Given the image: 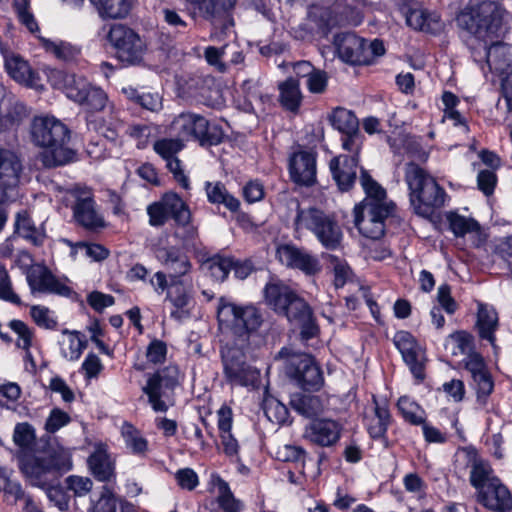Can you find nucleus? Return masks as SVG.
Returning <instances> with one entry per match:
<instances>
[{
	"label": "nucleus",
	"instance_id": "f257e3e1",
	"mask_svg": "<svg viewBox=\"0 0 512 512\" xmlns=\"http://www.w3.org/2000/svg\"><path fill=\"white\" fill-rule=\"evenodd\" d=\"M360 183L366 197L354 207V224L361 235L378 240L385 233V221L394 205L387 202L386 191L365 170L361 171Z\"/></svg>",
	"mask_w": 512,
	"mask_h": 512
},
{
	"label": "nucleus",
	"instance_id": "f03ea898",
	"mask_svg": "<svg viewBox=\"0 0 512 512\" xmlns=\"http://www.w3.org/2000/svg\"><path fill=\"white\" fill-rule=\"evenodd\" d=\"M32 142L44 148L40 160L45 167H56L70 161L73 156L67 147L70 140L68 127L54 116H36L30 125Z\"/></svg>",
	"mask_w": 512,
	"mask_h": 512
},
{
	"label": "nucleus",
	"instance_id": "7ed1b4c3",
	"mask_svg": "<svg viewBox=\"0 0 512 512\" xmlns=\"http://www.w3.org/2000/svg\"><path fill=\"white\" fill-rule=\"evenodd\" d=\"M503 16L504 10L496 2L482 1L465 7L456 20L458 26L470 35L467 45H481L499 38Z\"/></svg>",
	"mask_w": 512,
	"mask_h": 512
},
{
	"label": "nucleus",
	"instance_id": "20e7f679",
	"mask_svg": "<svg viewBox=\"0 0 512 512\" xmlns=\"http://www.w3.org/2000/svg\"><path fill=\"white\" fill-rule=\"evenodd\" d=\"M217 320L221 330L229 331L235 337L231 349L243 350L250 334L263 323V316L252 304L238 305L226 297H221L218 300Z\"/></svg>",
	"mask_w": 512,
	"mask_h": 512
},
{
	"label": "nucleus",
	"instance_id": "39448f33",
	"mask_svg": "<svg viewBox=\"0 0 512 512\" xmlns=\"http://www.w3.org/2000/svg\"><path fill=\"white\" fill-rule=\"evenodd\" d=\"M405 182L409 188L410 203L421 217L432 216L444 205L446 193L436 180L423 168L413 162L405 166Z\"/></svg>",
	"mask_w": 512,
	"mask_h": 512
},
{
	"label": "nucleus",
	"instance_id": "423d86ee",
	"mask_svg": "<svg viewBox=\"0 0 512 512\" xmlns=\"http://www.w3.org/2000/svg\"><path fill=\"white\" fill-rule=\"evenodd\" d=\"M19 468L32 486L45 488L55 483L72 469V460L66 453L36 456L32 453L17 452Z\"/></svg>",
	"mask_w": 512,
	"mask_h": 512
},
{
	"label": "nucleus",
	"instance_id": "0eeeda50",
	"mask_svg": "<svg viewBox=\"0 0 512 512\" xmlns=\"http://www.w3.org/2000/svg\"><path fill=\"white\" fill-rule=\"evenodd\" d=\"M294 225L297 233L304 230L312 232L326 249L335 250L341 245L343 233L339 224L334 217L318 208H298Z\"/></svg>",
	"mask_w": 512,
	"mask_h": 512
},
{
	"label": "nucleus",
	"instance_id": "6e6552de",
	"mask_svg": "<svg viewBox=\"0 0 512 512\" xmlns=\"http://www.w3.org/2000/svg\"><path fill=\"white\" fill-rule=\"evenodd\" d=\"M170 129L180 139L198 140L201 145H217L222 141L223 131L217 125H210L203 116L181 113L171 123Z\"/></svg>",
	"mask_w": 512,
	"mask_h": 512
},
{
	"label": "nucleus",
	"instance_id": "1a4fd4ad",
	"mask_svg": "<svg viewBox=\"0 0 512 512\" xmlns=\"http://www.w3.org/2000/svg\"><path fill=\"white\" fill-rule=\"evenodd\" d=\"M107 40L122 63L140 65L143 62L147 46L132 28L120 23L113 24L108 31Z\"/></svg>",
	"mask_w": 512,
	"mask_h": 512
},
{
	"label": "nucleus",
	"instance_id": "9d476101",
	"mask_svg": "<svg viewBox=\"0 0 512 512\" xmlns=\"http://www.w3.org/2000/svg\"><path fill=\"white\" fill-rule=\"evenodd\" d=\"M149 224L153 227L163 226L170 218L176 224L191 222V212L188 205L176 193H166L159 201L147 207Z\"/></svg>",
	"mask_w": 512,
	"mask_h": 512
},
{
	"label": "nucleus",
	"instance_id": "9b49d317",
	"mask_svg": "<svg viewBox=\"0 0 512 512\" xmlns=\"http://www.w3.org/2000/svg\"><path fill=\"white\" fill-rule=\"evenodd\" d=\"M286 356V373L295 379L303 389L318 390L323 382L320 367L311 354H278L277 358Z\"/></svg>",
	"mask_w": 512,
	"mask_h": 512
},
{
	"label": "nucleus",
	"instance_id": "f8f14e48",
	"mask_svg": "<svg viewBox=\"0 0 512 512\" xmlns=\"http://www.w3.org/2000/svg\"><path fill=\"white\" fill-rule=\"evenodd\" d=\"M472 57L477 63H486L490 70L501 74L512 71V47L494 39L481 45L469 44Z\"/></svg>",
	"mask_w": 512,
	"mask_h": 512
},
{
	"label": "nucleus",
	"instance_id": "ddd939ff",
	"mask_svg": "<svg viewBox=\"0 0 512 512\" xmlns=\"http://www.w3.org/2000/svg\"><path fill=\"white\" fill-rule=\"evenodd\" d=\"M222 363L225 378L231 385L258 386L260 370L247 361L246 354H222Z\"/></svg>",
	"mask_w": 512,
	"mask_h": 512
},
{
	"label": "nucleus",
	"instance_id": "4468645a",
	"mask_svg": "<svg viewBox=\"0 0 512 512\" xmlns=\"http://www.w3.org/2000/svg\"><path fill=\"white\" fill-rule=\"evenodd\" d=\"M70 193L75 199L73 212L76 221L89 230L103 228L105 222L95 209L91 190L86 187L75 186L70 190Z\"/></svg>",
	"mask_w": 512,
	"mask_h": 512
},
{
	"label": "nucleus",
	"instance_id": "2eb2a0df",
	"mask_svg": "<svg viewBox=\"0 0 512 512\" xmlns=\"http://www.w3.org/2000/svg\"><path fill=\"white\" fill-rule=\"evenodd\" d=\"M279 262L292 269H298L306 275H315L321 270L318 258L304 248L293 244H281L276 249Z\"/></svg>",
	"mask_w": 512,
	"mask_h": 512
},
{
	"label": "nucleus",
	"instance_id": "dca6fc26",
	"mask_svg": "<svg viewBox=\"0 0 512 512\" xmlns=\"http://www.w3.org/2000/svg\"><path fill=\"white\" fill-rule=\"evenodd\" d=\"M26 280L34 293L57 294L69 297L72 289L59 281L45 266L34 264L26 272Z\"/></svg>",
	"mask_w": 512,
	"mask_h": 512
},
{
	"label": "nucleus",
	"instance_id": "f3484780",
	"mask_svg": "<svg viewBox=\"0 0 512 512\" xmlns=\"http://www.w3.org/2000/svg\"><path fill=\"white\" fill-rule=\"evenodd\" d=\"M156 259L167 270L170 282L178 283L187 279L192 270L188 256L175 246L159 247L155 251Z\"/></svg>",
	"mask_w": 512,
	"mask_h": 512
},
{
	"label": "nucleus",
	"instance_id": "a211bd4d",
	"mask_svg": "<svg viewBox=\"0 0 512 512\" xmlns=\"http://www.w3.org/2000/svg\"><path fill=\"white\" fill-rule=\"evenodd\" d=\"M342 425L333 419L312 420L304 429V438L320 447H332L341 438Z\"/></svg>",
	"mask_w": 512,
	"mask_h": 512
},
{
	"label": "nucleus",
	"instance_id": "6ab92c4d",
	"mask_svg": "<svg viewBox=\"0 0 512 512\" xmlns=\"http://www.w3.org/2000/svg\"><path fill=\"white\" fill-rule=\"evenodd\" d=\"M280 314L286 316L290 322H295L301 327L300 335L302 340H308L317 335L318 327L315 324L311 308L296 293Z\"/></svg>",
	"mask_w": 512,
	"mask_h": 512
},
{
	"label": "nucleus",
	"instance_id": "aec40b11",
	"mask_svg": "<svg viewBox=\"0 0 512 512\" xmlns=\"http://www.w3.org/2000/svg\"><path fill=\"white\" fill-rule=\"evenodd\" d=\"M462 363L476 384L477 402L485 406L488 396L493 392L494 382L481 354H467Z\"/></svg>",
	"mask_w": 512,
	"mask_h": 512
},
{
	"label": "nucleus",
	"instance_id": "412c9836",
	"mask_svg": "<svg viewBox=\"0 0 512 512\" xmlns=\"http://www.w3.org/2000/svg\"><path fill=\"white\" fill-rule=\"evenodd\" d=\"M334 45L342 61L357 65L365 63L363 38L351 32H344L335 36Z\"/></svg>",
	"mask_w": 512,
	"mask_h": 512
},
{
	"label": "nucleus",
	"instance_id": "4be33fe9",
	"mask_svg": "<svg viewBox=\"0 0 512 512\" xmlns=\"http://www.w3.org/2000/svg\"><path fill=\"white\" fill-rule=\"evenodd\" d=\"M49 81L55 88L62 90L69 99L76 103L83 100L82 95L89 89L90 85L84 77L62 70H52L49 74Z\"/></svg>",
	"mask_w": 512,
	"mask_h": 512
},
{
	"label": "nucleus",
	"instance_id": "5701e85b",
	"mask_svg": "<svg viewBox=\"0 0 512 512\" xmlns=\"http://www.w3.org/2000/svg\"><path fill=\"white\" fill-rule=\"evenodd\" d=\"M87 463L92 475L98 481L109 482L115 478V460L108 452L106 444H95Z\"/></svg>",
	"mask_w": 512,
	"mask_h": 512
},
{
	"label": "nucleus",
	"instance_id": "b1692460",
	"mask_svg": "<svg viewBox=\"0 0 512 512\" xmlns=\"http://www.w3.org/2000/svg\"><path fill=\"white\" fill-rule=\"evenodd\" d=\"M290 174L294 182L311 186L316 181V158L313 153L300 151L290 160Z\"/></svg>",
	"mask_w": 512,
	"mask_h": 512
},
{
	"label": "nucleus",
	"instance_id": "393cba45",
	"mask_svg": "<svg viewBox=\"0 0 512 512\" xmlns=\"http://www.w3.org/2000/svg\"><path fill=\"white\" fill-rule=\"evenodd\" d=\"M479 501L488 509L506 512L512 509V495L498 479L478 493Z\"/></svg>",
	"mask_w": 512,
	"mask_h": 512
},
{
	"label": "nucleus",
	"instance_id": "a878e982",
	"mask_svg": "<svg viewBox=\"0 0 512 512\" xmlns=\"http://www.w3.org/2000/svg\"><path fill=\"white\" fill-rule=\"evenodd\" d=\"M329 167L339 189L348 191L356 179L358 158L356 156L335 157L330 161Z\"/></svg>",
	"mask_w": 512,
	"mask_h": 512
},
{
	"label": "nucleus",
	"instance_id": "bb28decb",
	"mask_svg": "<svg viewBox=\"0 0 512 512\" xmlns=\"http://www.w3.org/2000/svg\"><path fill=\"white\" fill-rule=\"evenodd\" d=\"M236 0H206L203 5L204 17L211 22L215 28L226 30L233 25L230 11L233 9Z\"/></svg>",
	"mask_w": 512,
	"mask_h": 512
},
{
	"label": "nucleus",
	"instance_id": "cd10ccee",
	"mask_svg": "<svg viewBox=\"0 0 512 512\" xmlns=\"http://www.w3.org/2000/svg\"><path fill=\"white\" fill-rule=\"evenodd\" d=\"M147 395L148 401L155 412H166L173 405V392L166 389L162 382L157 378H148L146 385L142 388Z\"/></svg>",
	"mask_w": 512,
	"mask_h": 512
},
{
	"label": "nucleus",
	"instance_id": "c85d7f7f",
	"mask_svg": "<svg viewBox=\"0 0 512 512\" xmlns=\"http://www.w3.org/2000/svg\"><path fill=\"white\" fill-rule=\"evenodd\" d=\"M22 164L11 151L0 149V183L17 192Z\"/></svg>",
	"mask_w": 512,
	"mask_h": 512
},
{
	"label": "nucleus",
	"instance_id": "c756f323",
	"mask_svg": "<svg viewBox=\"0 0 512 512\" xmlns=\"http://www.w3.org/2000/svg\"><path fill=\"white\" fill-rule=\"evenodd\" d=\"M187 279L180 280L178 283L170 282L171 290L167 294V298L172 305L176 308L171 312V316L183 320L189 316V306L192 302V295L190 289L186 287Z\"/></svg>",
	"mask_w": 512,
	"mask_h": 512
},
{
	"label": "nucleus",
	"instance_id": "7c9ffc66",
	"mask_svg": "<svg viewBox=\"0 0 512 512\" xmlns=\"http://www.w3.org/2000/svg\"><path fill=\"white\" fill-rule=\"evenodd\" d=\"M402 13L407 25L415 30L436 33L442 27L438 15L429 14L423 9L416 7L403 8Z\"/></svg>",
	"mask_w": 512,
	"mask_h": 512
},
{
	"label": "nucleus",
	"instance_id": "2f4dec72",
	"mask_svg": "<svg viewBox=\"0 0 512 512\" xmlns=\"http://www.w3.org/2000/svg\"><path fill=\"white\" fill-rule=\"evenodd\" d=\"M373 415L366 417V428L373 439H384L388 426L391 422V415L386 403H380L373 396Z\"/></svg>",
	"mask_w": 512,
	"mask_h": 512
},
{
	"label": "nucleus",
	"instance_id": "473e14b6",
	"mask_svg": "<svg viewBox=\"0 0 512 512\" xmlns=\"http://www.w3.org/2000/svg\"><path fill=\"white\" fill-rule=\"evenodd\" d=\"M295 292L282 282H269L264 289V297L268 306L280 314Z\"/></svg>",
	"mask_w": 512,
	"mask_h": 512
},
{
	"label": "nucleus",
	"instance_id": "72a5a7b5",
	"mask_svg": "<svg viewBox=\"0 0 512 512\" xmlns=\"http://www.w3.org/2000/svg\"><path fill=\"white\" fill-rule=\"evenodd\" d=\"M498 326V315L494 308L480 304L477 314V327L482 339L488 340L493 349H498L494 344V332Z\"/></svg>",
	"mask_w": 512,
	"mask_h": 512
},
{
	"label": "nucleus",
	"instance_id": "f704fd0d",
	"mask_svg": "<svg viewBox=\"0 0 512 512\" xmlns=\"http://www.w3.org/2000/svg\"><path fill=\"white\" fill-rule=\"evenodd\" d=\"M279 101L281 105L291 112H297L302 103V93L299 81L295 78H288L279 83Z\"/></svg>",
	"mask_w": 512,
	"mask_h": 512
},
{
	"label": "nucleus",
	"instance_id": "c9c22d12",
	"mask_svg": "<svg viewBox=\"0 0 512 512\" xmlns=\"http://www.w3.org/2000/svg\"><path fill=\"white\" fill-rule=\"evenodd\" d=\"M292 408L306 418H312L325 409V402L320 396L310 394L294 395L290 401Z\"/></svg>",
	"mask_w": 512,
	"mask_h": 512
},
{
	"label": "nucleus",
	"instance_id": "e433bc0d",
	"mask_svg": "<svg viewBox=\"0 0 512 512\" xmlns=\"http://www.w3.org/2000/svg\"><path fill=\"white\" fill-rule=\"evenodd\" d=\"M213 482L218 490L216 502L222 510L220 512H242L244 504L235 498L229 484L218 475L214 476Z\"/></svg>",
	"mask_w": 512,
	"mask_h": 512
},
{
	"label": "nucleus",
	"instance_id": "4c0bfd02",
	"mask_svg": "<svg viewBox=\"0 0 512 512\" xmlns=\"http://www.w3.org/2000/svg\"><path fill=\"white\" fill-rule=\"evenodd\" d=\"M100 17L109 19L125 18L132 8V0H91Z\"/></svg>",
	"mask_w": 512,
	"mask_h": 512
},
{
	"label": "nucleus",
	"instance_id": "58836bf2",
	"mask_svg": "<svg viewBox=\"0 0 512 512\" xmlns=\"http://www.w3.org/2000/svg\"><path fill=\"white\" fill-rule=\"evenodd\" d=\"M121 435L126 448L133 455L139 457L146 455L148 451V441L137 428L128 422H124L121 427Z\"/></svg>",
	"mask_w": 512,
	"mask_h": 512
},
{
	"label": "nucleus",
	"instance_id": "ea45409f",
	"mask_svg": "<svg viewBox=\"0 0 512 512\" xmlns=\"http://www.w3.org/2000/svg\"><path fill=\"white\" fill-rule=\"evenodd\" d=\"M206 194L208 201L212 204H223L227 209L232 212L238 211L240 202L237 198L231 195L224 184L221 182H207L206 183Z\"/></svg>",
	"mask_w": 512,
	"mask_h": 512
},
{
	"label": "nucleus",
	"instance_id": "a19ab883",
	"mask_svg": "<svg viewBox=\"0 0 512 512\" xmlns=\"http://www.w3.org/2000/svg\"><path fill=\"white\" fill-rule=\"evenodd\" d=\"M243 89L246 92V98L251 106L253 113L265 112L266 107L271 104V97L267 93H264L259 83L253 80H247L243 83Z\"/></svg>",
	"mask_w": 512,
	"mask_h": 512
},
{
	"label": "nucleus",
	"instance_id": "79ce46f5",
	"mask_svg": "<svg viewBox=\"0 0 512 512\" xmlns=\"http://www.w3.org/2000/svg\"><path fill=\"white\" fill-rule=\"evenodd\" d=\"M397 408L403 419L411 425L419 426L426 420L425 410L408 396H401L398 399Z\"/></svg>",
	"mask_w": 512,
	"mask_h": 512
},
{
	"label": "nucleus",
	"instance_id": "37998d69",
	"mask_svg": "<svg viewBox=\"0 0 512 512\" xmlns=\"http://www.w3.org/2000/svg\"><path fill=\"white\" fill-rule=\"evenodd\" d=\"M332 126L345 135L357 134L359 122L352 111L336 108L330 116Z\"/></svg>",
	"mask_w": 512,
	"mask_h": 512
},
{
	"label": "nucleus",
	"instance_id": "c03bdc74",
	"mask_svg": "<svg viewBox=\"0 0 512 512\" xmlns=\"http://www.w3.org/2000/svg\"><path fill=\"white\" fill-rule=\"evenodd\" d=\"M498 478L494 475L493 470L488 462L479 460L473 463L470 472V482L476 488L478 493L491 482H496Z\"/></svg>",
	"mask_w": 512,
	"mask_h": 512
},
{
	"label": "nucleus",
	"instance_id": "a18cd8bd",
	"mask_svg": "<svg viewBox=\"0 0 512 512\" xmlns=\"http://www.w3.org/2000/svg\"><path fill=\"white\" fill-rule=\"evenodd\" d=\"M15 227L17 233L31 241L35 245L41 244L43 240L42 233L34 226L31 218L26 212L18 213L16 217Z\"/></svg>",
	"mask_w": 512,
	"mask_h": 512
},
{
	"label": "nucleus",
	"instance_id": "49530a36",
	"mask_svg": "<svg viewBox=\"0 0 512 512\" xmlns=\"http://www.w3.org/2000/svg\"><path fill=\"white\" fill-rule=\"evenodd\" d=\"M35 439V430L30 424L25 422L15 426L13 440L19 447L18 452L31 453Z\"/></svg>",
	"mask_w": 512,
	"mask_h": 512
},
{
	"label": "nucleus",
	"instance_id": "de8ad7c7",
	"mask_svg": "<svg viewBox=\"0 0 512 512\" xmlns=\"http://www.w3.org/2000/svg\"><path fill=\"white\" fill-rule=\"evenodd\" d=\"M5 67L9 75L17 82L29 84L32 72L26 61L18 56H12L5 61Z\"/></svg>",
	"mask_w": 512,
	"mask_h": 512
},
{
	"label": "nucleus",
	"instance_id": "09e8293b",
	"mask_svg": "<svg viewBox=\"0 0 512 512\" xmlns=\"http://www.w3.org/2000/svg\"><path fill=\"white\" fill-rule=\"evenodd\" d=\"M40 41L47 52L60 60L69 61L79 54V50L70 43L63 41L55 42L46 38H40Z\"/></svg>",
	"mask_w": 512,
	"mask_h": 512
},
{
	"label": "nucleus",
	"instance_id": "8fccbe9b",
	"mask_svg": "<svg viewBox=\"0 0 512 512\" xmlns=\"http://www.w3.org/2000/svg\"><path fill=\"white\" fill-rule=\"evenodd\" d=\"M83 100L77 103L83 106L87 111L97 112L101 111L107 102V96L103 90L89 85V89L82 95Z\"/></svg>",
	"mask_w": 512,
	"mask_h": 512
},
{
	"label": "nucleus",
	"instance_id": "3c124183",
	"mask_svg": "<svg viewBox=\"0 0 512 512\" xmlns=\"http://www.w3.org/2000/svg\"><path fill=\"white\" fill-rule=\"evenodd\" d=\"M177 226L174 236L181 241L183 248L187 251H198L200 241L197 229L190 225V222L188 224H177Z\"/></svg>",
	"mask_w": 512,
	"mask_h": 512
},
{
	"label": "nucleus",
	"instance_id": "603ef678",
	"mask_svg": "<svg viewBox=\"0 0 512 512\" xmlns=\"http://www.w3.org/2000/svg\"><path fill=\"white\" fill-rule=\"evenodd\" d=\"M30 316L40 328L54 330L58 325L54 312L42 305H33L30 308Z\"/></svg>",
	"mask_w": 512,
	"mask_h": 512
},
{
	"label": "nucleus",
	"instance_id": "864d4df0",
	"mask_svg": "<svg viewBox=\"0 0 512 512\" xmlns=\"http://www.w3.org/2000/svg\"><path fill=\"white\" fill-rule=\"evenodd\" d=\"M59 344L63 351L81 352L87 348V339L86 336L80 332L63 330Z\"/></svg>",
	"mask_w": 512,
	"mask_h": 512
},
{
	"label": "nucleus",
	"instance_id": "5fc2aeb1",
	"mask_svg": "<svg viewBox=\"0 0 512 512\" xmlns=\"http://www.w3.org/2000/svg\"><path fill=\"white\" fill-rule=\"evenodd\" d=\"M445 349L453 352L456 350L460 352L472 351L474 349L473 336L462 330L452 333L445 341Z\"/></svg>",
	"mask_w": 512,
	"mask_h": 512
},
{
	"label": "nucleus",
	"instance_id": "6e6d98bb",
	"mask_svg": "<svg viewBox=\"0 0 512 512\" xmlns=\"http://www.w3.org/2000/svg\"><path fill=\"white\" fill-rule=\"evenodd\" d=\"M184 147L183 141L180 138L176 139H160L153 145L154 151L160 155L165 161L176 157Z\"/></svg>",
	"mask_w": 512,
	"mask_h": 512
},
{
	"label": "nucleus",
	"instance_id": "4d7b16f0",
	"mask_svg": "<svg viewBox=\"0 0 512 512\" xmlns=\"http://www.w3.org/2000/svg\"><path fill=\"white\" fill-rule=\"evenodd\" d=\"M449 227L455 236H464L466 233L476 231L478 223L472 219H467L457 213H449L447 215Z\"/></svg>",
	"mask_w": 512,
	"mask_h": 512
},
{
	"label": "nucleus",
	"instance_id": "13d9d810",
	"mask_svg": "<svg viewBox=\"0 0 512 512\" xmlns=\"http://www.w3.org/2000/svg\"><path fill=\"white\" fill-rule=\"evenodd\" d=\"M9 327L17 335V347L22 350L30 349L34 337L33 330L21 320L10 321Z\"/></svg>",
	"mask_w": 512,
	"mask_h": 512
},
{
	"label": "nucleus",
	"instance_id": "bf43d9fd",
	"mask_svg": "<svg viewBox=\"0 0 512 512\" xmlns=\"http://www.w3.org/2000/svg\"><path fill=\"white\" fill-rule=\"evenodd\" d=\"M402 358L417 382H422L426 377L425 368L428 361L425 354H402Z\"/></svg>",
	"mask_w": 512,
	"mask_h": 512
},
{
	"label": "nucleus",
	"instance_id": "052dcab7",
	"mask_svg": "<svg viewBox=\"0 0 512 512\" xmlns=\"http://www.w3.org/2000/svg\"><path fill=\"white\" fill-rule=\"evenodd\" d=\"M46 495L51 503H53L60 511H67L69 508V497L59 484V480L55 483L48 484L45 488Z\"/></svg>",
	"mask_w": 512,
	"mask_h": 512
},
{
	"label": "nucleus",
	"instance_id": "680f3d73",
	"mask_svg": "<svg viewBox=\"0 0 512 512\" xmlns=\"http://www.w3.org/2000/svg\"><path fill=\"white\" fill-rule=\"evenodd\" d=\"M393 342L399 352H418L424 349L408 331H398L394 335Z\"/></svg>",
	"mask_w": 512,
	"mask_h": 512
},
{
	"label": "nucleus",
	"instance_id": "e2e57ef3",
	"mask_svg": "<svg viewBox=\"0 0 512 512\" xmlns=\"http://www.w3.org/2000/svg\"><path fill=\"white\" fill-rule=\"evenodd\" d=\"M152 378H157V381L164 383L166 389L174 391L175 387L180 383L181 373L176 365H169L162 370L154 373Z\"/></svg>",
	"mask_w": 512,
	"mask_h": 512
},
{
	"label": "nucleus",
	"instance_id": "0e129e2a",
	"mask_svg": "<svg viewBox=\"0 0 512 512\" xmlns=\"http://www.w3.org/2000/svg\"><path fill=\"white\" fill-rule=\"evenodd\" d=\"M90 512H117V498L107 487L103 488L100 497L92 501Z\"/></svg>",
	"mask_w": 512,
	"mask_h": 512
},
{
	"label": "nucleus",
	"instance_id": "69168bd1",
	"mask_svg": "<svg viewBox=\"0 0 512 512\" xmlns=\"http://www.w3.org/2000/svg\"><path fill=\"white\" fill-rule=\"evenodd\" d=\"M228 45L222 47L208 46L204 49V58L206 62L213 67L216 71L224 73L227 70V65L223 61V56Z\"/></svg>",
	"mask_w": 512,
	"mask_h": 512
},
{
	"label": "nucleus",
	"instance_id": "338daca9",
	"mask_svg": "<svg viewBox=\"0 0 512 512\" xmlns=\"http://www.w3.org/2000/svg\"><path fill=\"white\" fill-rule=\"evenodd\" d=\"M0 491L13 496L16 501L24 497V491L20 483L12 481L10 472L4 467H0Z\"/></svg>",
	"mask_w": 512,
	"mask_h": 512
},
{
	"label": "nucleus",
	"instance_id": "774afa93",
	"mask_svg": "<svg viewBox=\"0 0 512 512\" xmlns=\"http://www.w3.org/2000/svg\"><path fill=\"white\" fill-rule=\"evenodd\" d=\"M233 266V260L221 256L213 257L209 261V269L213 278L217 281L226 279Z\"/></svg>",
	"mask_w": 512,
	"mask_h": 512
}]
</instances>
